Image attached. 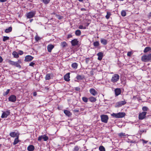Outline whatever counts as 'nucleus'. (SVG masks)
<instances>
[{"mask_svg": "<svg viewBox=\"0 0 151 151\" xmlns=\"http://www.w3.org/2000/svg\"><path fill=\"white\" fill-rule=\"evenodd\" d=\"M48 139V137L45 135H41L39 136L38 139V140L40 141L42 139H43L44 141H47Z\"/></svg>", "mask_w": 151, "mask_h": 151, "instance_id": "nucleus-8", "label": "nucleus"}, {"mask_svg": "<svg viewBox=\"0 0 151 151\" xmlns=\"http://www.w3.org/2000/svg\"><path fill=\"white\" fill-rule=\"evenodd\" d=\"M75 89L77 91H79L80 90V88H79L78 87H77L75 88Z\"/></svg>", "mask_w": 151, "mask_h": 151, "instance_id": "nucleus-51", "label": "nucleus"}, {"mask_svg": "<svg viewBox=\"0 0 151 151\" xmlns=\"http://www.w3.org/2000/svg\"><path fill=\"white\" fill-rule=\"evenodd\" d=\"M89 25V23H87L86 26H88Z\"/></svg>", "mask_w": 151, "mask_h": 151, "instance_id": "nucleus-60", "label": "nucleus"}, {"mask_svg": "<svg viewBox=\"0 0 151 151\" xmlns=\"http://www.w3.org/2000/svg\"><path fill=\"white\" fill-rule=\"evenodd\" d=\"M99 150L100 151H105L104 147L103 146H100L99 147Z\"/></svg>", "mask_w": 151, "mask_h": 151, "instance_id": "nucleus-33", "label": "nucleus"}, {"mask_svg": "<svg viewBox=\"0 0 151 151\" xmlns=\"http://www.w3.org/2000/svg\"><path fill=\"white\" fill-rule=\"evenodd\" d=\"M142 141H143V143L146 144L147 142V141L145 140H143Z\"/></svg>", "mask_w": 151, "mask_h": 151, "instance_id": "nucleus-54", "label": "nucleus"}, {"mask_svg": "<svg viewBox=\"0 0 151 151\" xmlns=\"http://www.w3.org/2000/svg\"><path fill=\"white\" fill-rule=\"evenodd\" d=\"M72 37V36L71 35H68V38H70Z\"/></svg>", "mask_w": 151, "mask_h": 151, "instance_id": "nucleus-56", "label": "nucleus"}, {"mask_svg": "<svg viewBox=\"0 0 151 151\" xmlns=\"http://www.w3.org/2000/svg\"><path fill=\"white\" fill-rule=\"evenodd\" d=\"M36 14L35 11H32L28 13L27 14V17L28 18H31L34 17Z\"/></svg>", "mask_w": 151, "mask_h": 151, "instance_id": "nucleus-5", "label": "nucleus"}, {"mask_svg": "<svg viewBox=\"0 0 151 151\" xmlns=\"http://www.w3.org/2000/svg\"><path fill=\"white\" fill-rule=\"evenodd\" d=\"M12 55L15 58H18L19 57V54L16 51H14L12 53Z\"/></svg>", "mask_w": 151, "mask_h": 151, "instance_id": "nucleus-24", "label": "nucleus"}, {"mask_svg": "<svg viewBox=\"0 0 151 151\" xmlns=\"http://www.w3.org/2000/svg\"><path fill=\"white\" fill-rule=\"evenodd\" d=\"M19 142V140L18 139V137L17 136V138H16L14 140V141L13 142V144L14 145H15L17 144Z\"/></svg>", "mask_w": 151, "mask_h": 151, "instance_id": "nucleus-32", "label": "nucleus"}, {"mask_svg": "<svg viewBox=\"0 0 151 151\" xmlns=\"http://www.w3.org/2000/svg\"><path fill=\"white\" fill-rule=\"evenodd\" d=\"M78 28L80 29H86V27H83V25H80L78 27Z\"/></svg>", "mask_w": 151, "mask_h": 151, "instance_id": "nucleus-39", "label": "nucleus"}, {"mask_svg": "<svg viewBox=\"0 0 151 151\" xmlns=\"http://www.w3.org/2000/svg\"><path fill=\"white\" fill-rule=\"evenodd\" d=\"M75 34L76 36H80L81 34V31L79 29L77 30L75 32Z\"/></svg>", "mask_w": 151, "mask_h": 151, "instance_id": "nucleus-27", "label": "nucleus"}, {"mask_svg": "<svg viewBox=\"0 0 151 151\" xmlns=\"http://www.w3.org/2000/svg\"><path fill=\"white\" fill-rule=\"evenodd\" d=\"M54 47V46L52 45H50L47 46V49L49 52H51L52 50Z\"/></svg>", "mask_w": 151, "mask_h": 151, "instance_id": "nucleus-17", "label": "nucleus"}, {"mask_svg": "<svg viewBox=\"0 0 151 151\" xmlns=\"http://www.w3.org/2000/svg\"><path fill=\"white\" fill-rule=\"evenodd\" d=\"M93 45L96 47H97L99 45V43L98 41L95 42L93 43Z\"/></svg>", "mask_w": 151, "mask_h": 151, "instance_id": "nucleus-30", "label": "nucleus"}, {"mask_svg": "<svg viewBox=\"0 0 151 151\" xmlns=\"http://www.w3.org/2000/svg\"><path fill=\"white\" fill-rule=\"evenodd\" d=\"M111 15V13L110 12H107V14L106 16V18L107 19H109Z\"/></svg>", "mask_w": 151, "mask_h": 151, "instance_id": "nucleus-34", "label": "nucleus"}, {"mask_svg": "<svg viewBox=\"0 0 151 151\" xmlns=\"http://www.w3.org/2000/svg\"><path fill=\"white\" fill-rule=\"evenodd\" d=\"M147 114V112L145 111H143L142 113H140L139 115V119L142 120L144 119Z\"/></svg>", "mask_w": 151, "mask_h": 151, "instance_id": "nucleus-6", "label": "nucleus"}, {"mask_svg": "<svg viewBox=\"0 0 151 151\" xmlns=\"http://www.w3.org/2000/svg\"><path fill=\"white\" fill-rule=\"evenodd\" d=\"M141 60L144 62H147L151 61V53L148 55H144L141 58Z\"/></svg>", "mask_w": 151, "mask_h": 151, "instance_id": "nucleus-1", "label": "nucleus"}, {"mask_svg": "<svg viewBox=\"0 0 151 151\" xmlns=\"http://www.w3.org/2000/svg\"><path fill=\"white\" fill-rule=\"evenodd\" d=\"M89 91L90 93L93 96H95L98 94L97 92L94 88L90 89Z\"/></svg>", "mask_w": 151, "mask_h": 151, "instance_id": "nucleus-12", "label": "nucleus"}, {"mask_svg": "<svg viewBox=\"0 0 151 151\" xmlns=\"http://www.w3.org/2000/svg\"><path fill=\"white\" fill-rule=\"evenodd\" d=\"M10 135L12 137H14L17 136V134L15 132H12L10 133Z\"/></svg>", "mask_w": 151, "mask_h": 151, "instance_id": "nucleus-31", "label": "nucleus"}, {"mask_svg": "<svg viewBox=\"0 0 151 151\" xmlns=\"http://www.w3.org/2000/svg\"><path fill=\"white\" fill-rule=\"evenodd\" d=\"M10 112L9 111H6L4 112L1 116V118H6L9 115Z\"/></svg>", "mask_w": 151, "mask_h": 151, "instance_id": "nucleus-11", "label": "nucleus"}, {"mask_svg": "<svg viewBox=\"0 0 151 151\" xmlns=\"http://www.w3.org/2000/svg\"><path fill=\"white\" fill-rule=\"evenodd\" d=\"M151 50V48L150 47H146L145 49L144 50V52L146 53L150 50Z\"/></svg>", "mask_w": 151, "mask_h": 151, "instance_id": "nucleus-23", "label": "nucleus"}, {"mask_svg": "<svg viewBox=\"0 0 151 151\" xmlns=\"http://www.w3.org/2000/svg\"><path fill=\"white\" fill-rule=\"evenodd\" d=\"M80 2H82L83 0H78Z\"/></svg>", "mask_w": 151, "mask_h": 151, "instance_id": "nucleus-61", "label": "nucleus"}, {"mask_svg": "<svg viewBox=\"0 0 151 151\" xmlns=\"http://www.w3.org/2000/svg\"><path fill=\"white\" fill-rule=\"evenodd\" d=\"M52 76V74H47L45 77V79L46 80H49L50 79L51 77Z\"/></svg>", "mask_w": 151, "mask_h": 151, "instance_id": "nucleus-19", "label": "nucleus"}, {"mask_svg": "<svg viewBox=\"0 0 151 151\" xmlns=\"http://www.w3.org/2000/svg\"><path fill=\"white\" fill-rule=\"evenodd\" d=\"M118 135L121 137H122L123 136H125V134L121 133L118 134Z\"/></svg>", "mask_w": 151, "mask_h": 151, "instance_id": "nucleus-43", "label": "nucleus"}, {"mask_svg": "<svg viewBox=\"0 0 151 151\" xmlns=\"http://www.w3.org/2000/svg\"><path fill=\"white\" fill-rule=\"evenodd\" d=\"M70 73H68L64 76V79L66 81H68L70 80Z\"/></svg>", "mask_w": 151, "mask_h": 151, "instance_id": "nucleus-15", "label": "nucleus"}, {"mask_svg": "<svg viewBox=\"0 0 151 151\" xmlns=\"http://www.w3.org/2000/svg\"><path fill=\"white\" fill-rule=\"evenodd\" d=\"M78 41L77 39H74L72 40L71 41V43L72 45L75 46L78 45Z\"/></svg>", "mask_w": 151, "mask_h": 151, "instance_id": "nucleus-13", "label": "nucleus"}, {"mask_svg": "<svg viewBox=\"0 0 151 151\" xmlns=\"http://www.w3.org/2000/svg\"><path fill=\"white\" fill-rule=\"evenodd\" d=\"M84 76L80 75H77L76 77V78L78 80H81L84 78Z\"/></svg>", "mask_w": 151, "mask_h": 151, "instance_id": "nucleus-28", "label": "nucleus"}, {"mask_svg": "<svg viewBox=\"0 0 151 151\" xmlns=\"http://www.w3.org/2000/svg\"><path fill=\"white\" fill-rule=\"evenodd\" d=\"M23 54V51H21V50H20L19 51V54L20 55H22Z\"/></svg>", "mask_w": 151, "mask_h": 151, "instance_id": "nucleus-50", "label": "nucleus"}, {"mask_svg": "<svg viewBox=\"0 0 151 151\" xmlns=\"http://www.w3.org/2000/svg\"><path fill=\"white\" fill-rule=\"evenodd\" d=\"M97 55L98 56V59L99 60H101L103 57V53L102 52H99Z\"/></svg>", "mask_w": 151, "mask_h": 151, "instance_id": "nucleus-14", "label": "nucleus"}, {"mask_svg": "<svg viewBox=\"0 0 151 151\" xmlns=\"http://www.w3.org/2000/svg\"><path fill=\"white\" fill-rule=\"evenodd\" d=\"M78 66V65L77 63H73L71 65V66L72 68L75 69H76L77 68Z\"/></svg>", "mask_w": 151, "mask_h": 151, "instance_id": "nucleus-26", "label": "nucleus"}, {"mask_svg": "<svg viewBox=\"0 0 151 151\" xmlns=\"http://www.w3.org/2000/svg\"><path fill=\"white\" fill-rule=\"evenodd\" d=\"M67 45V44L65 42H62L61 44V47L63 48L66 47Z\"/></svg>", "mask_w": 151, "mask_h": 151, "instance_id": "nucleus-29", "label": "nucleus"}, {"mask_svg": "<svg viewBox=\"0 0 151 151\" xmlns=\"http://www.w3.org/2000/svg\"><path fill=\"white\" fill-rule=\"evenodd\" d=\"M79 148L77 146H75L73 150V151H78Z\"/></svg>", "mask_w": 151, "mask_h": 151, "instance_id": "nucleus-40", "label": "nucleus"}, {"mask_svg": "<svg viewBox=\"0 0 151 151\" xmlns=\"http://www.w3.org/2000/svg\"><path fill=\"white\" fill-rule=\"evenodd\" d=\"M12 27H9V28L6 29L5 30V32L6 33H8L11 32L12 31Z\"/></svg>", "mask_w": 151, "mask_h": 151, "instance_id": "nucleus-25", "label": "nucleus"}, {"mask_svg": "<svg viewBox=\"0 0 151 151\" xmlns=\"http://www.w3.org/2000/svg\"><path fill=\"white\" fill-rule=\"evenodd\" d=\"M115 95L116 96H118L121 93V91L120 88H116L115 90Z\"/></svg>", "mask_w": 151, "mask_h": 151, "instance_id": "nucleus-18", "label": "nucleus"}, {"mask_svg": "<svg viewBox=\"0 0 151 151\" xmlns=\"http://www.w3.org/2000/svg\"><path fill=\"white\" fill-rule=\"evenodd\" d=\"M101 42L103 45H105L107 44V41L106 40L101 38Z\"/></svg>", "mask_w": 151, "mask_h": 151, "instance_id": "nucleus-21", "label": "nucleus"}, {"mask_svg": "<svg viewBox=\"0 0 151 151\" xmlns=\"http://www.w3.org/2000/svg\"><path fill=\"white\" fill-rule=\"evenodd\" d=\"M35 65V63H34L33 61L30 62L29 64V65L32 67H34Z\"/></svg>", "mask_w": 151, "mask_h": 151, "instance_id": "nucleus-45", "label": "nucleus"}, {"mask_svg": "<svg viewBox=\"0 0 151 151\" xmlns=\"http://www.w3.org/2000/svg\"><path fill=\"white\" fill-rule=\"evenodd\" d=\"M82 99L83 102L86 103L88 101V99L86 97H83L82 98Z\"/></svg>", "mask_w": 151, "mask_h": 151, "instance_id": "nucleus-35", "label": "nucleus"}, {"mask_svg": "<svg viewBox=\"0 0 151 151\" xmlns=\"http://www.w3.org/2000/svg\"><path fill=\"white\" fill-rule=\"evenodd\" d=\"M148 108L146 106H144L142 108V109L143 111H147L148 110Z\"/></svg>", "mask_w": 151, "mask_h": 151, "instance_id": "nucleus-46", "label": "nucleus"}, {"mask_svg": "<svg viewBox=\"0 0 151 151\" xmlns=\"http://www.w3.org/2000/svg\"><path fill=\"white\" fill-rule=\"evenodd\" d=\"M34 146L32 145L29 146L27 148L28 150L29 151H32L34 150Z\"/></svg>", "mask_w": 151, "mask_h": 151, "instance_id": "nucleus-20", "label": "nucleus"}, {"mask_svg": "<svg viewBox=\"0 0 151 151\" xmlns=\"http://www.w3.org/2000/svg\"><path fill=\"white\" fill-rule=\"evenodd\" d=\"M14 66H15L16 67H18L19 68H21V65L19 64L18 62H15L14 63Z\"/></svg>", "mask_w": 151, "mask_h": 151, "instance_id": "nucleus-36", "label": "nucleus"}, {"mask_svg": "<svg viewBox=\"0 0 151 151\" xmlns=\"http://www.w3.org/2000/svg\"><path fill=\"white\" fill-rule=\"evenodd\" d=\"M74 111L76 112H79V111L78 110L75 109L74 110Z\"/></svg>", "mask_w": 151, "mask_h": 151, "instance_id": "nucleus-55", "label": "nucleus"}, {"mask_svg": "<svg viewBox=\"0 0 151 151\" xmlns=\"http://www.w3.org/2000/svg\"><path fill=\"white\" fill-rule=\"evenodd\" d=\"M126 103V102L123 101H121L119 102H117L116 104V107H119L121 106H122L125 104Z\"/></svg>", "mask_w": 151, "mask_h": 151, "instance_id": "nucleus-9", "label": "nucleus"}, {"mask_svg": "<svg viewBox=\"0 0 151 151\" xmlns=\"http://www.w3.org/2000/svg\"><path fill=\"white\" fill-rule=\"evenodd\" d=\"M33 20V19H31L30 20V22H31L32 20Z\"/></svg>", "mask_w": 151, "mask_h": 151, "instance_id": "nucleus-62", "label": "nucleus"}, {"mask_svg": "<svg viewBox=\"0 0 151 151\" xmlns=\"http://www.w3.org/2000/svg\"><path fill=\"white\" fill-rule=\"evenodd\" d=\"M119 76L118 74H115L112 76L111 81L112 83H115L119 80Z\"/></svg>", "mask_w": 151, "mask_h": 151, "instance_id": "nucleus-3", "label": "nucleus"}, {"mask_svg": "<svg viewBox=\"0 0 151 151\" xmlns=\"http://www.w3.org/2000/svg\"><path fill=\"white\" fill-rule=\"evenodd\" d=\"M64 113L66 116L69 117H70L72 115V113L70 112V111L68 110H64Z\"/></svg>", "mask_w": 151, "mask_h": 151, "instance_id": "nucleus-16", "label": "nucleus"}, {"mask_svg": "<svg viewBox=\"0 0 151 151\" xmlns=\"http://www.w3.org/2000/svg\"><path fill=\"white\" fill-rule=\"evenodd\" d=\"M9 91H10L9 89H7V91L4 93V95H7L8 94V93H9Z\"/></svg>", "mask_w": 151, "mask_h": 151, "instance_id": "nucleus-47", "label": "nucleus"}, {"mask_svg": "<svg viewBox=\"0 0 151 151\" xmlns=\"http://www.w3.org/2000/svg\"><path fill=\"white\" fill-rule=\"evenodd\" d=\"M7 0H0V1L1 2H4L6 1Z\"/></svg>", "mask_w": 151, "mask_h": 151, "instance_id": "nucleus-57", "label": "nucleus"}, {"mask_svg": "<svg viewBox=\"0 0 151 151\" xmlns=\"http://www.w3.org/2000/svg\"><path fill=\"white\" fill-rule=\"evenodd\" d=\"M145 132V130H141V131H140V134H142L143 132Z\"/></svg>", "mask_w": 151, "mask_h": 151, "instance_id": "nucleus-58", "label": "nucleus"}, {"mask_svg": "<svg viewBox=\"0 0 151 151\" xmlns=\"http://www.w3.org/2000/svg\"><path fill=\"white\" fill-rule=\"evenodd\" d=\"M125 114L123 112H119L117 113H113L111 114V116L113 117L116 118H121L125 116Z\"/></svg>", "mask_w": 151, "mask_h": 151, "instance_id": "nucleus-2", "label": "nucleus"}, {"mask_svg": "<svg viewBox=\"0 0 151 151\" xmlns=\"http://www.w3.org/2000/svg\"><path fill=\"white\" fill-rule=\"evenodd\" d=\"M42 1L45 4H47L49 2L50 0H42Z\"/></svg>", "mask_w": 151, "mask_h": 151, "instance_id": "nucleus-44", "label": "nucleus"}, {"mask_svg": "<svg viewBox=\"0 0 151 151\" xmlns=\"http://www.w3.org/2000/svg\"><path fill=\"white\" fill-rule=\"evenodd\" d=\"M33 59V57L31 55H27L25 57L24 60L25 61H30Z\"/></svg>", "mask_w": 151, "mask_h": 151, "instance_id": "nucleus-10", "label": "nucleus"}, {"mask_svg": "<svg viewBox=\"0 0 151 151\" xmlns=\"http://www.w3.org/2000/svg\"><path fill=\"white\" fill-rule=\"evenodd\" d=\"M144 1H146V0H144Z\"/></svg>", "mask_w": 151, "mask_h": 151, "instance_id": "nucleus-63", "label": "nucleus"}, {"mask_svg": "<svg viewBox=\"0 0 151 151\" xmlns=\"http://www.w3.org/2000/svg\"><path fill=\"white\" fill-rule=\"evenodd\" d=\"M33 96H35L37 95V92H34V93H33Z\"/></svg>", "mask_w": 151, "mask_h": 151, "instance_id": "nucleus-53", "label": "nucleus"}, {"mask_svg": "<svg viewBox=\"0 0 151 151\" xmlns=\"http://www.w3.org/2000/svg\"><path fill=\"white\" fill-rule=\"evenodd\" d=\"M121 15L123 17H124L126 15V12L124 11H122L121 12Z\"/></svg>", "mask_w": 151, "mask_h": 151, "instance_id": "nucleus-41", "label": "nucleus"}, {"mask_svg": "<svg viewBox=\"0 0 151 151\" xmlns=\"http://www.w3.org/2000/svg\"><path fill=\"white\" fill-rule=\"evenodd\" d=\"M8 62L10 64V65H14V63H15V62H14L13 61H12L11 60H9L8 61Z\"/></svg>", "mask_w": 151, "mask_h": 151, "instance_id": "nucleus-38", "label": "nucleus"}, {"mask_svg": "<svg viewBox=\"0 0 151 151\" xmlns=\"http://www.w3.org/2000/svg\"><path fill=\"white\" fill-rule=\"evenodd\" d=\"M17 62H18L19 63H21V62L20 60H19Z\"/></svg>", "mask_w": 151, "mask_h": 151, "instance_id": "nucleus-59", "label": "nucleus"}, {"mask_svg": "<svg viewBox=\"0 0 151 151\" xmlns=\"http://www.w3.org/2000/svg\"><path fill=\"white\" fill-rule=\"evenodd\" d=\"M132 54V52H129L127 53V55L128 56H130Z\"/></svg>", "mask_w": 151, "mask_h": 151, "instance_id": "nucleus-48", "label": "nucleus"}, {"mask_svg": "<svg viewBox=\"0 0 151 151\" xmlns=\"http://www.w3.org/2000/svg\"><path fill=\"white\" fill-rule=\"evenodd\" d=\"M89 59H90V58H86V63H88V62H89Z\"/></svg>", "mask_w": 151, "mask_h": 151, "instance_id": "nucleus-49", "label": "nucleus"}, {"mask_svg": "<svg viewBox=\"0 0 151 151\" xmlns=\"http://www.w3.org/2000/svg\"><path fill=\"white\" fill-rule=\"evenodd\" d=\"M101 121L105 123H107L109 119L108 116L106 115H102L101 116Z\"/></svg>", "mask_w": 151, "mask_h": 151, "instance_id": "nucleus-4", "label": "nucleus"}, {"mask_svg": "<svg viewBox=\"0 0 151 151\" xmlns=\"http://www.w3.org/2000/svg\"><path fill=\"white\" fill-rule=\"evenodd\" d=\"M89 101L91 102H95L96 101V99L95 97L93 96H91L89 98Z\"/></svg>", "mask_w": 151, "mask_h": 151, "instance_id": "nucleus-22", "label": "nucleus"}, {"mask_svg": "<svg viewBox=\"0 0 151 151\" xmlns=\"http://www.w3.org/2000/svg\"><path fill=\"white\" fill-rule=\"evenodd\" d=\"M8 99L10 102H14L16 101V97L14 95H11L9 97Z\"/></svg>", "mask_w": 151, "mask_h": 151, "instance_id": "nucleus-7", "label": "nucleus"}, {"mask_svg": "<svg viewBox=\"0 0 151 151\" xmlns=\"http://www.w3.org/2000/svg\"><path fill=\"white\" fill-rule=\"evenodd\" d=\"M35 39L36 41H38L40 40V38L38 36H36L35 37Z\"/></svg>", "mask_w": 151, "mask_h": 151, "instance_id": "nucleus-42", "label": "nucleus"}, {"mask_svg": "<svg viewBox=\"0 0 151 151\" xmlns=\"http://www.w3.org/2000/svg\"><path fill=\"white\" fill-rule=\"evenodd\" d=\"M150 69L151 70V68H150Z\"/></svg>", "mask_w": 151, "mask_h": 151, "instance_id": "nucleus-64", "label": "nucleus"}, {"mask_svg": "<svg viewBox=\"0 0 151 151\" xmlns=\"http://www.w3.org/2000/svg\"><path fill=\"white\" fill-rule=\"evenodd\" d=\"M9 39V37L7 36H4L3 39V41L4 42L6 41V40Z\"/></svg>", "mask_w": 151, "mask_h": 151, "instance_id": "nucleus-37", "label": "nucleus"}, {"mask_svg": "<svg viewBox=\"0 0 151 151\" xmlns=\"http://www.w3.org/2000/svg\"><path fill=\"white\" fill-rule=\"evenodd\" d=\"M3 60V59L2 58V57L0 56V63L2 62Z\"/></svg>", "mask_w": 151, "mask_h": 151, "instance_id": "nucleus-52", "label": "nucleus"}]
</instances>
